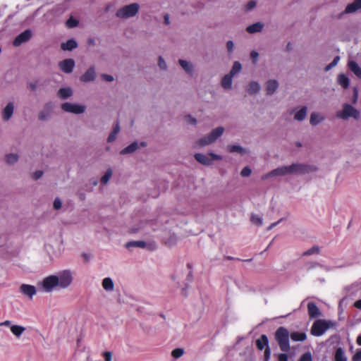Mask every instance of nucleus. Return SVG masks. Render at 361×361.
Instances as JSON below:
<instances>
[{
  "mask_svg": "<svg viewBox=\"0 0 361 361\" xmlns=\"http://www.w3.org/2000/svg\"><path fill=\"white\" fill-rule=\"evenodd\" d=\"M317 168L314 166L301 164H293L288 166L279 167L276 169L272 170L269 173L264 175L262 178L265 180L269 177L284 176L286 174L293 173H308L312 171H315Z\"/></svg>",
  "mask_w": 361,
  "mask_h": 361,
  "instance_id": "obj_1",
  "label": "nucleus"
},
{
  "mask_svg": "<svg viewBox=\"0 0 361 361\" xmlns=\"http://www.w3.org/2000/svg\"><path fill=\"white\" fill-rule=\"evenodd\" d=\"M274 338L281 351L288 352L290 350V333L286 328L283 326L279 327L274 333Z\"/></svg>",
  "mask_w": 361,
  "mask_h": 361,
  "instance_id": "obj_2",
  "label": "nucleus"
},
{
  "mask_svg": "<svg viewBox=\"0 0 361 361\" xmlns=\"http://www.w3.org/2000/svg\"><path fill=\"white\" fill-rule=\"evenodd\" d=\"M224 128L223 127H218L214 129L207 136L202 137L197 142L200 147L210 145L214 142L223 133Z\"/></svg>",
  "mask_w": 361,
  "mask_h": 361,
  "instance_id": "obj_3",
  "label": "nucleus"
},
{
  "mask_svg": "<svg viewBox=\"0 0 361 361\" xmlns=\"http://www.w3.org/2000/svg\"><path fill=\"white\" fill-rule=\"evenodd\" d=\"M138 10V4L133 3L118 9L116 12V16L121 18L133 17L137 14Z\"/></svg>",
  "mask_w": 361,
  "mask_h": 361,
  "instance_id": "obj_4",
  "label": "nucleus"
},
{
  "mask_svg": "<svg viewBox=\"0 0 361 361\" xmlns=\"http://www.w3.org/2000/svg\"><path fill=\"white\" fill-rule=\"evenodd\" d=\"M331 326V322L322 319L315 321L311 328V334L314 336H320Z\"/></svg>",
  "mask_w": 361,
  "mask_h": 361,
  "instance_id": "obj_5",
  "label": "nucleus"
},
{
  "mask_svg": "<svg viewBox=\"0 0 361 361\" xmlns=\"http://www.w3.org/2000/svg\"><path fill=\"white\" fill-rule=\"evenodd\" d=\"M338 118L346 119L348 117H353L357 119L360 117V114L353 106L350 104H345L342 111H338L336 114Z\"/></svg>",
  "mask_w": 361,
  "mask_h": 361,
  "instance_id": "obj_6",
  "label": "nucleus"
},
{
  "mask_svg": "<svg viewBox=\"0 0 361 361\" xmlns=\"http://www.w3.org/2000/svg\"><path fill=\"white\" fill-rule=\"evenodd\" d=\"M195 159L200 164L209 166L212 164L214 160H221L222 157L214 153H209L208 155H205L201 153H197L195 154Z\"/></svg>",
  "mask_w": 361,
  "mask_h": 361,
  "instance_id": "obj_7",
  "label": "nucleus"
},
{
  "mask_svg": "<svg viewBox=\"0 0 361 361\" xmlns=\"http://www.w3.org/2000/svg\"><path fill=\"white\" fill-rule=\"evenodd\" d=\"M58 276L55 275L49 276L42 281V288L45 292H51L53 289L58 286Z\"/></svg>",
  "mask_w": 361,
  "mask_h": 361,
  "instance_id": "obj_8",
  "label": "nucleus"
},
{
  "mask_svg": "<svg viewBox=\"0 0 361 361\" xmlns=\"http://www.w3.org/2000/svg\"><path fill=\"white\" fill-rule=\"evenodd\" d=\"M32 36V32L30 30L27 29L19 34L16 37L13 42V45L14 47H19L23 43L27 42L30 39Z\"/></svg>",
  "mask_w": 361,
  "mask_h": 361,
  "instance_id": "obj_9",
  "label": "nucleus"
},
{
  "mask_svg": "<svg viewBox=\"0 0 361 361\" xmlns=\"http://www.w3.org/2000/svg\"><path fill=\"white\" fill-rule=\"evenodd\" d=\"M58 286L61 288H66L72 283L73 279L69 271H64L58 276Z\"/></svg>",
  "mask_w": 361,
  "mask_h": 361,
  "instance_id": "obj_10",
  "label": "nucleus"
},
{
  "mask_svg": "<svg viewBox=\"0 0 361 361\" xmlns=\"http://www.w3.org/2000/svg\"><path fill=\"white\" fill-rule=\"evenodd\" d=\"M61 109L66 112L74 113L76 114H82L85 111V106L78 104H74L69 102L62 104Z\"/></svg>",
  "mask_w": 361,
  "mask_h": 361,
  "instance_id": "obj_11",
  "label": "nucleus"
},
{
  "mask_svg": "<svg viewBox=\"0 0 361 361\" xmlns=\"http://www.w3.org/2000/svg\"><path fill=\"white\" fill-rule=\"evenodd\" d=\"M59 66L64 73H71L75 66V61L72 59H64L59 63Z\"/></svg>",
  "mask_w": 361,
  "mask_h": 361,
  "instance_id": "obj_12",
  "label": "nucleus"
},
{
  "mask_svg": "<svg viewBox=\"0 0 361 361\" xmlns=\"http://www.w3.org/2000/svg\"><path fill=\"white\" fill-rule=\"evenodd\" d=\"M20 291L22 294L27 296L30 299H32L37 293L36 288L34 286L25 283L20 286Z\"/></svg>",
  "mask_w": 361,
  "mask_h": 361,
  "instance_id": "obj_13",
  "label": "nucleus"
},
{
  "mask_svg": "<svg viewBox=\"0 0 361 361\" xmlns=\"http://www.w3.org/2000/svg\"><path fill=\"white\" fill-rule=\"evenodd\" d=\"M95 78H96L95 68H94V67H90L87 69V71L84 74H82L80 76V80L81 82H92V81L94 80Z\"/></svg>",
  "mask_w": 361,
  "mask_h": 361,
  "instance_id": "obj_14",
  "label": "nucleus"
},
{
  "mask_svg": "<svg viewBox=\"0 0 361 361\" xmlns=\"http://www.w3.org/2000/svg\"><path fill=\"white\" fill-rule=\"evenodd\" d=\"M307 312L310 318H317L321 315V312L314 302L307 303Z\"/></svg>",
  "mask_w": 361,
  "mask_h": 361,
  "instance_id": "obj_15",
  "label": "nucleus"
},
{
  "mask_svg": "<svg viewBox=\"0 0 361 361\" xmlns=\"http://www.w3.org/2000/svg\"><path fill=\"white\" fill-rule=\"evenodd\" d=\"M361 8V0H355L353 3L349 4L345 9L346 13H354Z\"/></svg>",
  "mask_w": 361,
  "mask_h": 361,
  "instance_id": "obj_16",
  "label": "nucleus"
},
{
  "mask_svg": "<svg viewBox=\"0 0 361 361\" xmlns=\"http://www.w3.org/2000/svg\"><path fill=\"white\" fill-rule=\"evenodd\" d=\"M256 346L258 350H262L264 348L269 346V339L265 334L261 335V336L256 341Z\"/></svg>",
  "mask_w": 361,
  "mask_h": 361,
  "instance_id": "obj_17",
  "label": "nucleus"
},
{
  "mask_svg": "<svg viewBox=\"0 0 361 361\" xmlns=\"http://www.w3.org/2000/svg\"><path fill=\"white\" fill-rule=\"evenodd\" d=\"M279 83L276 80H270L266 84V91L267 94H272L278 88Z\"/></svg>",
  "mask_w": 361,
  "mask_h": 361,
  "instance_id": "obj_18",
  "label": "nucleus"
},
{
  "mask_svg": "<svg viewBox=\"0 0 361 361\" xmlns=\"http://www.w3.org/2000/svg\"><path fill=\"white\" fill-rule=\"evenodd\" d=\"M348 68L357 78L361 79V68L357 62L350 61L348 62Z\"/></svg>",
  "mask_w": 361,
  "mask_h": 361,
  "instance_id": "obj_19",
  "label": "nucleus"
},
{
  "mask_svg": "<svg viewBox=\"0 0 361 361\" xmlns=\"http://www.w3.org/2000/svg\"><path fill=\"white\" fill-rule=\"evenodd\" d=\"M14 106L13 103H8L3 110V118L8 121L13 113Z\"/></svg>",
  "mask_w": 361,
  "mask_h": 361,
  "instance_id": "obj_20",
  "label": "nucleus"
},
{
  "mask_svg": "<svg viewBox=\"0 0 361 361\" xmlns=\"http://www.w3.org/2000/svg\"><path fill=\"white\" fill-rule=\"evenodd\" d=\"M77 47V42L73 39H68L66 41V42H63L61 44V49L64 51H71Z\"/></svg>",
  "mask_w": 361,
  "mask_h": 361,
  "instance_id": "obj_21",
  "label": "nucleus"
},
{
  "mask_svg": "<svg viewBox=\"0 0 361 361\" xmlns=\"http://www.w3.org/2000/svg\"><path fill=\"white\" fill-rule=\"evenodd\" d=\"M290 338L293 341H304L307 338L305 332L293 331L290 334Z\"/></svg>",
  "mask_w": 361,
  "mask_h": 361,
  "instance_id": "obj_22",
  "label": "nucleus"
},
{
  "mask_svg": "<svg viewBox=\"0 0 361 361\" xmlns=\"http://www.w3.org/2000/svg\"><path fill=\"white\" fill-rule=\"evenodd\" d=\"M335 361H347V357L345 355V351L341 347L336 348L334 353Z\"/></svg>",
  "mask_w": 361,
  "mask_h": 361,
  "instance_id": "obj_23",
  "label": "nucleus"
},
{
  "mask_svg": "<svg viewBox=\"0 0 361 361\" xmlns=\"http://www.w3.org/2000/svg\"><path fill=\"white\" fill-rule=\"evenodd\" d=\"M264 25L259 22L255 23L251 25H249L246 30L249 33H255L260 32L263 28Z\"/></svg>",
  "mask_w": 361,
  "mask_h": 361,
  "instance_id": "obj_24",
  "label": "nucleus"
},
{
  "mask_svg": "<svg viewBox=\"0 0 361 361\" xmlns=\"http://www.w3.org/2000/svg\"><path fill=\"white\" fill-rule=\"evenodd\" d=\"M119 131H120L119 122L117 121L113 130L110 133V134L109 135V136L107 137V142H111L114 141L116 139L117 134L119 133Z\"/></svg>",
  "mask_w": 361,
  "mask_h": 361,
  "instance_id": "obj_25",
  "label": "nucleus"
},
{
  "mask_svg": "<svg viewBox=\"0 0 361 361\" xmlns=\"http://www.w3.org/2000/svg\"><path fill=\"white\" fill-rule=\"evenodd\" d=\"M232 76L231 74H226L221 80V85L224 88L228 90L231 87L232 85Z\"/></svg>",
  "mask_w": 361,
  "mask_h": 361,
  "instance_id": "obj_26",
  "label": "nucleus"
},
{
  "mask_svg": "<svg viewBox=\"0 0 361 361\" xmlns=\"http://www.w3.org/2000/svg\"><path fill=\"white\" fill-rule=\"evenodd\" d=\"M58 96L62 99H66L72 95V90L71 88H61L58 91Z\"/></svg>",
  "mask_w": 361,
  "mask_h": 361,
  "instance_id": "obj_27",
  "label": "nucleus"
},
{
  "mask_svg": "<svg viewBox=\"0 0 361 361\" xmlns=\"http://www.w3.org/2000/svg\"><path fill=\"white\" fill-rule=\"evenodd\" d=\"M10 329L12 334L17 337H20L25 331V328L20 325H12Z\"/></svg>",
  "mask_w": 361,
  "mask_h": 361,
  "instance_id": "obj_28",
  "label": "nucleus"
},
{
  "mask_svg": "<svg viewBox=\"0 0 361 361\" xmlns=\"http://www.w3.org/2000/svg\"><path fill=\"white\" fill-rule=\"evenodd\" d=\"M307 115V107H302L295 114L294 118L297 121H303Z\"/></svg>",
  "mask_w": 361,
  "mask_h": 361,
  "instance_id": "obj_29",
  "label": "nucleus"
},
{
  "mask_svg": "<svg viewBox=\"0 0 361 361\" xmlns=\"http://www.w3.org/2000/svg\"><path fill=\"white\" fill-rule=\"evenodd\" d=\"M138 148V144L134 142L121 151V154L134 152Z\"/></svg>",
  "mask_w": 361,
  "mask_h": 361,
  "instance_id": "obj_30",
  "label": "nucleus"
},
{
  "mask_svg": "<svg viewBox=\"0 0 361 361\" xmlns=\"http://www.w3.org/2000/svg\"><path fill=\"white\" fill-rule=\"evenodd\" d=\"M338 82L339 85L341 87H343V88H347L349 85V79L344 74H340L338 76Z\"/></svg>",
  "mask_w": 361,
  "mask_h": 361,
  "instance_id": "obj_31",
  "label": "nucleus"
},
{
  "mask_svg": "<svg viewBox=\"0 0 361 361\" xmlns=\"http://www.w3.org/2000/svg\"><path fill=\"white\" fill-rule=\"evenodd\" d=\"M102 286L106 290H112L114 289V282L111 278H105L102 281Z\"/></svg>",
  "mask_w": 361,
  "mask_h": 361,
  "instance_id": "obj_32",
  "label": "nucleus"
},
{
  "mask_svg": "<svg viewBox=\"0 0 361 361\" xmlns=\"http://www.w3.org/2000/svg\"><path fill=\"white\" fill-rule=\"evenodd\" d=\"M126 246L128 248L131 247H137L143 248L146 246V243L142 240L130 241L126 243Z\"/></svg>",
  "mask_w": 361,
  "mask_h": 361,
  "instance_id": "obj_33",
  "label": "nucleus"
},
{
  "mask_svg": "<svg viewBox=\"0 0 361 361\" xmlns=\"http://www.w3.org/2000/svg\"><path fill=\"white\" fill-rule=\"evenodd\" d=\"M260 87L258 82H251L249 85L248 92L250 94H255L259 91Z\"/></svg>",
  "mask_w": 361,
  "mask_h": 361,
  "instance_id": "obj_34",
  "label": "nucleus"
},
{
  "mask_svg": "<svg viewBox=\"0 0 361 361\" xmlns=\"http://www.w3.org/2000/svg\"><path fill=\"white\" fill-rule=\"evenodd\" d=\"M179 64L181 66V67L188 73H191L192 71V65L188 63V61L185 60L180 59L178 61Z\"/></svg>",
  "mask_w": 361,
  "mask_h": 361,
  "instance_id": "obj_35",
  "label": "nucleus"
},
{
  "mask_svg": "<svg viewBox=\"0 0 361 361\" xmlns=\"http://www.w3.org/2000/svg\"><path fill=\"white\" fill-rule=\"evenodd\" d=\"M324 118H319V116L317 113H312L310 116V122L312 126H317L322 121Z\"/></svg>",
  "mask_w": 361,
  "mask_h": 361,
  "instance_id": "obj_36",
  "label": "nucleus"
},
{
  "mask_svg": "<svg viewBox=\"0 0 361 361\" xmlns=\"http://www.w3.org/2000/svg\"><path fill=\"white\" fill-rule=\"evenodd\" d=\"M227 148L228 152L231 153L238 152L240 154H243L245 152V149L238 145H228Z\"/></svg>",
  "mask_w": 361,
  "mask_h": 361,
  "instance_id": "obj_37",
  "label": "nucleus"
},
{
  "mask_svg": "<svg viewBox=\"0 0 361 361\" xmlns=\"http://www.w3.org/2000/svg\"><path fill=\"white\" fill-rule=\"evenodd\" d=\"M18 155L16 154H9L5 156V160L7 164H12L18 161Z\"/></svg>",
  "mask_w": 361,
  "mask_h": 361,
  "instance_id": "obj_38",
  "label": "nucleus"
},
{
  "mask_svg": "<svg viewBox=\"0 0 361 361\" xmlns=\"http://www.w3.org/2000/svg\"><path fill=\"white\" fill-rule=\"evenodd\" d=\"M241 68L242 66L240 63L238 61H235L229 74L233 76L235 73H238L241 70Z\"/></svg>",
  "mask_w": 361,
  "mask_h": 361,
  "instance_id": "obj_39",
  "label": "nucleus"
},
{
  "mask_svg": "<svg viewBox=\"0 0 361 361\" xmlns=\"http://www.w3.org/2000/svg\"><path fill=\"white\" fill-rule=\"evenodd\" d=\"M112 176V171L111 169H109L105 174L101 178V183L102 185H105L108 183L109 180L110 179V178Z\"/></svg>",
  "mask_w": 361,
  "mask_h": 361,
  "instance_id": "obj_40",
  "label": "nucleus"
},
{
  "mask_svg": "<svg viewBox=\"0 0 361 361\" xmlns=\"http://www.w3.org/2000/svg\"><path fill=\"white\" fill-rule=\"evenodd\" d=\"M319 247L317 245H314L310 249L307 250L303 253L304 256H309L311 255H313L314 253L319 254Z\"/></svg>",
  "mask_w": 361,
  "mask_h": 361,
  "instance_id": "obj_41",
  "label": "nucleus"
},
{
  "mask_svg": "<svg viewBox=\"0 0 361 361\" xmlns=\"http://www.w3.org/2000/svg\"><path fill=\"white\" fill-rule=\"evenodd\" d=\"M184 353V350L182 348H178L172 350L171 355L177 359L180 357Z\"/></svg>",
  "mask_w": 361,
  "mask_h": 361,
  "instance_id": "obj_42",
  "label": "nucleus"
},
{
  "mask_svg": "<svg viewBox=\"0 0 361 361\" xmlns=\"http://www.w3.org/2000/svg\"><path fill=\"white\" fill-rule=\"evenodd\" d=\"M66 25L68 27L73 28L78 25V21L71 17L66 20Z\"/></svg>",
  "mask_w": 361,
  "mask_h": 361,
  "instance_id": "obj_43",
  "label": "nucleus"
},
{
  "mask_svg": "<svg viewBox=\"0 0 361 361\" xmlns=\"http://www.w3.org/2000/svg\"><path fill=\"white\" fill-rule=\"evenodd\" d=\"M298 361H312V356L310 352L303 353L299 358Z\"/></svg>",
  "mask_w": 361,
  "mask_h": 361,
  "instance_id": "obj_44",
  "label": "nucleus"
},
{
  "mask_svg": "<svg viewBox=\"0 0 361 361\" xmlns=\"http://www.w3.org/2000/svg\"><path fill=\"white\" fill-rule=\"evenodd\" d=\"M339 61V56H336L334 60L332 61L331 63H330L329 65H327L326 67H325V71H329V70H331L333 67H334L335 66H336V64L338 63Z\"/></svg>",
  "mask_w": 361,
  "mask_h": 361,
  "instance_id": "obj_45",
  "label": "nucleus"
},
{
  "mask_svg": "<svg viewBox=\"0 0 361 361\" xmlns=\"http://www.w3.org/2000/svg\"><path fill=\"white\" fill-rule=\"evenodd\" d=\"M251 173V169L249 166H245L242 169L240 175L243 177H248L250 176Z\"/></svg>",
  "mask_w": 361,
  "mask_h": 361,
  "instance_id": "obj_46",
  "label": "nucleus"
},
{
  "mask_svg": "<svg viewBox=\"0 0 361 361\" xmlns=\"http://www.w3.org/2000/svg\"><path fill=\"white\" fill-rule=\"evenodd\" d=\"M251 221L254 224H255L257 225H262V219L259 216H258L257 215H252Z\"/></svg>",
  "mask_w": 361,
  "mask_h": 361,
  "instance_id": "obj_47",
  "label": "nucleus"
},
{
  "mask_svg": "<svg viewBox=\"0 0 361 361\" xmlns=\"http://www.w3.org/2000/svg\"><path fill=\"white\" fill-rule=\"evenodd\" d=\"M271 357V349L269 346H267L264 349V361H269Z\"/></svg>",
  "mask_w": 361,
  "mask_h": 361,
  "instance_id": "obj_48",
  "label": "nucleus"
},
{
  "mask_svg": "<svg viewBox=\"0 0 361 361\" xmlns=\"http://www.w3.org/2000/svg\"><path fill=\"white\" fill-rule=\"evenodd\" d=\"M256 1H250L245 6L246 11H250L253 9L256 6Z\"/></svg>",
  "mask_w": 361,
  "mask_h": 361,
  "instance_id": "obj_49",
  "label": "nucleus"
},
{
  "mask_svg": "<svg viewBox=\"0 0 361 361\" xmlns=\"http://www.w3.org/2000/svg\"><path fill=\"white\" fill-rule=\"evenodd\" d=\"M53 206L55 209H59L61 207V201L59 198L57 197L54 200Z\"/></svg>",
  "mask_w": 361,
  "mask_h": 361,
  "instance_id": "obj_50",
  "label": "nucleus"
},
{
  "mask_svg": "<svg viewBox=\"0 0 361 361\" xmlns=\"http://www.w3.org/2000/svg\"><path fill=\"white\" fill-rule=\"evenodd\" d=\"M159 66L164 70L166 68V63L161 56L159 57Z\"/></svg>",
  "mask_w": 361,
  "mask_h": 361,
  "instance_id": "obj_51",
  "label": "nucleus"
},
{
  "mask_svg": "<svg viewBox=\"0 0 361 361\" xmlns=\"http://www.w3.org/2000/svg\"><path fill=\"white\" fill-rule=\"evenodd\" d=\"M101 78L106 82H111L114 80L113 76L108 74H102Z\"/></svg>",
  "mask_w": 361,
  "mask_h": 361,
  "instance_id": "obj_52",
  "label": "nucleus"
},
{
  "mask_svg": "<svg viewBox=\"0 0 361 361\" xmlns=\"http://www.w3.org/2000/svg\"><path fill=\"white\" fill-rule=\"evenodd\" d=\"M279 361H288V356L286 353H281L278 355Z\"/></svg>",
  "mask_w": 361,
  "mask_h": 361,
  "instance_id": "obj_53",
  "label": "nucleus"
},
{
  "mask_svg": "<svg viewBox=\"0 0 361 361\" xmlns=\"http://www.w3.org/2000/svg\"><path fill=\"white\" fill-rule=\"evenodd\" d=\"M103 356L104 357L105 361H111L112 359V353L109 351H106L103 353Z\"/></svg>",
  "mask_w": 361,
  "mask_h": 361,
  "instance_id": "obj_54",
  "label": "nucleus"
},
{
  "mask_svg": "<svg viewBox=\"0 0 361 361\" xmlns=\"http://www.w3.org/2000/svg\"><path fill=\"white\" fill-rule=\"evenodd\" d=\"M353 361H361V350L356 352L353 356Z\"/></svg>",
  "mask_w": 361,
  "mask_h": 361,
  "instance_id": "obj_55",
  "label": "nucleus"
},
{
  "mask_svg": "<svg viewBox=\"0 0 361 361\" xmlns=\"http://www.w3.org/2000/svg\"><path fill=\"white\" fill-rule=\"evenodd\" d=\"M42 174H43L42 171H37L33 173L32 178L35 180H37L42 176Z\"/></svg>",
  "mask_w": 361,
  "mask_h": 361,
  "instance_id": "obj_56",
  "label": "nucleus"
},
{
  "mask_svg": "<svg viewBox=\"0 0 361 361\" xmlns=\"http://www.w3.org/2000/svg\"><path fill=\"white\" fill-rule=\"evenodd\" d=\"M233 47H234V44H233V42L232 41L229 40V41L227 42L226 47H227L228 51L229 53H231L233 51Z\"/></svg>",
  "mask_w": 361,
  "mask_h": 361,
  "instance_id": "obj_57",
  "label": "nucleus"
},
{
  "mask_svg": "<svg viewBox=\"0 0 361 361\" xmlns=\"http://www.w3.org/2000/svg\"><path fill=\"white\" fill-rule=\"evenodd\" d=\"M258 56L259 54L256 51H252L250 53V56L252 59L254 63H256Z\"/></svg>",
  "mask_w": 361,
  "mask_h": 361,
  "instance_id": "obj_58",
  "label": "nucleus"
},
{
  "mask_svg": "<svg viewBox=\"0 0 361 361\" xmlns=\"http://www.w3.org/2000/svg\"><path fill=\"white\" fill-rule=\"evenodd\" d=\"M358 98V91L356 88L354 89L353 97V103L355 104L357 102Z\"/></svg>",
  "mask_w": 361,
  "mask_h": 361,
  "instance_id": "obj_59",
  "label": "nucleus"
},
{
  "mask_svg": "<svg viewBox=\"0 0 361 361\" xmlns=\"http://www.w3.org/2000/svg\"><path fill=\"white\" fill-rule=\"evenodd\" d=\"M186 120L188 121L192 124H195L197 121L195 118H192L191 116L188 115L186 116Z\"/></svg>",
  "mask_w": 361,
  "mask_h": 361,
  "instance_id": "obj_60",
  "label": "nucleus"
},
{
  "mask_svg": "<svg viewBox=\"0 0 361 361\" xmlns=\"http://www.w3.org/2000/svg\"><path fill=\"white\" fill-rule=\"evenodd\" d=\"M186 120L188 121L192 124H195L197 121L195 118H192L191 116L188 115L186 116Z\"/></svg>",
  "mask_w": 361,
  "mask_h": 361,
  "instance_id": "obj_61",
  "label": "nucleus"
},
{
  "mask_svg": "<svg viewBox=\"0 0 361 361\" xmlns=\"http://www.w3.org/2000/svg\"><path fill=\"white\" fill-rule=\"evenodd\" d=\"M354 307L357 308V309H360L361 310V299L360 300H357L354 303Z\"/></svg>",
  "mask_w": 361,
  "mask_h": 361,
  "instance_id": "obj_62",
  "label": "nucleus"
},
{
  "mask_svg": "<svg viewBox=\"0 0 361 361\" xmlns=\"http://www.w3.org/2000/svg\"><path fill=\"white\" fill-rule=\"evenodd\" d=\"M164 23L166 25H169L170 23V21H169V16L168 14H166L164 17Z\"/></svg>",
  "mask_w": 361,
  "mask_h": 361,
  "instance_id": "obj_63",
  "label": "nucleus"
},
{
  "mask_svg": "<svg viewBox=\"0 0 361 361\" xmlns=\"http://www.w3.org/2000/svg\"><path fill=\"white\" fill-rule=\"evenodd\" d=\"M11 322L10 321L6 320L4 322L1 323L0 325L1 326H11Z\"/></svg>",
  "mask_w": 361,
  "mask_h": 361,
  "instance_id": "obj_64",
  "label": "nucleus"
}]
</instances>
